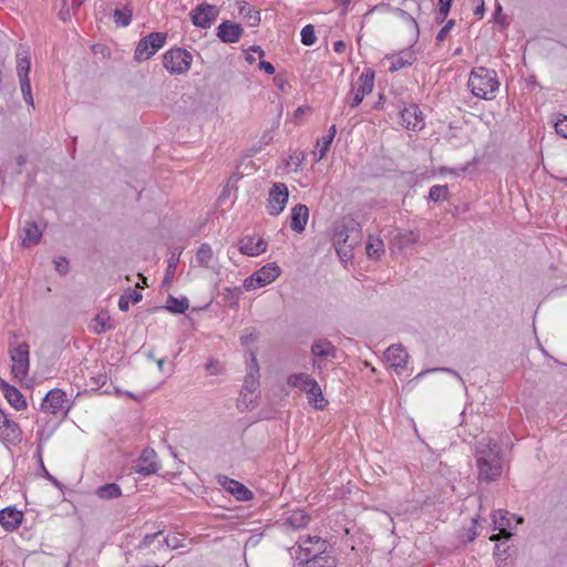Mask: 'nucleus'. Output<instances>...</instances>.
Instances as JSON below:
<instances>
[{"mask_svg":"<svg viewBox=\"0 0 567 567\" xmlns=\"http://www.w3.org/2000/svg\"><path fill=\"white\" fill-rule=\"evenodd\" d=\"M143 296L134 289H127L118 299V308L121 311H127L130 302L137 303L142 300Z\"/></svg>","mask_w":567,"mask_h":567,"instance_id":"obj_35","label":"nucleus"},{"mask_svg":"<svg viewBox=\"0 0 567 567\" xmlns=\"http://www.w3.org/2000/svg\"><path fill=\"white\" fill-rule=\"evenodd\" d=\"M508 548L509 547L505 543L496 544V546H495V555L497 557H501L502 555H505L507 553Z\"/></svg>","mask_w":567,"mask_h":567,"instance_id":"obj_60","label":"nucleus"},{"mask_svg":"<svg viewBox=\"0 0 567 567\" xmlns=\"http://www.w3.org/2000/svg\"><path fill=\"white\" fill-rule=\"evenodd\" d=\"M310 518L308 514L302 509L293 511L286 519V525L291 529H300L308 525Z\"/></svg>","mask_w":567,"mask_h":567,"instance_id":"obj_31","label":"nucleus"},{"mask_svg":"<svg viewBox=\"0 0 567 567\" xmlns=\"http://www.w3.org/2000/svg\"><path fill=\"white\" fill-rule=\"evenodd\" d=\"M189 307L188 299L183 297L181 299L168 296L165 308L173 313H184Z\"/></svg>","mask_w":567,"mask_h":567,"instance_id":"obj_36","label":"nucleus"},{"mask_svg":"<svg viewBox=\"0 0 567 567\" xmlns=\"http://www.w3.org/2000/svg\"><path fill=\"white\" fill-rule=\"evenodd\" d=\"M258 65H259V69L264 70L269 75L274 74L276 71L275 66L270 62H267L264 60H260Z\"/></svg>","mask_w":567,"mask_h":567,"instance_id":"obj_58","label":"nucleus"},{"mask_svg":"<svg viewBox=\"0 0 567 567\" xmlns=\"http://www.w3.org/2000/svg\"><path fill=\"white\" fill-rule=\"evenodd\" d=\"M309 219V209L303 204H297L292 207L290 214V228L300 234L305 230Z\"/></svg>","mask_w":567,"mask_h":567,"instance_id":"obj_22","label":"nucleus"},{"mask_svg":"<svg viewBox=\"0 0 567 567\" xmlns=\"http://www.w3.org/2000/svg\"><path fill=\"white\" fill-rule=\"evenodd\" d=\"M349 220L344 221L339 228H337L333 235V245L342 246L348 244Z\"/></svg>","mask_w":567,"mask_h":567,"instance_id":"obj_41","label":"nucleus"},{"mask_svg":"<svg viewBox=\"0 0 567 567\" xmlns=\"http://www.w3.org/2000/svg\"><path fill=\"white\" fill-rule=\"evenodd\" d=\"M219 10L216 6L206 2L197 4L189 13L190 21L197 28L207 29L218 18Z\"/></svg>","mask_w":567,"mask_h":567,"instance_id":"obj_7","label":"nucleus"},{"mask_svg":"<svg viewBox=\"0 0 567 567\" xmlns=\"http://www.w3.org/2000/svg\"><path fill=\"white\" fill-rule=\"evenodd\" d=\"M419 240V233L414 230L396 229L392 233L390 243L393 248H396L398 250H403L417 244Z\"/></svg>","mask_w":567,"mask_h":567,"instance_id":"obj_18","label":"nucleus"},{"mask_svg":"<svg viewBox=\"0 0 567 567\" xmlns=\"http://www.w3.org/2000/svg\"><path fill=\"white\" fill-rule=\"evenodd\" d=\"M179 257L173 254L167 260V268L165 272L164 284L168 285L175 275Z\"/></svg>","mask_w":567,"mask_h":567,"instance_id":"obj_44","label":"nucleus"},{"mask_svg":"<svg viewBox=\"0 0 567 567\" xmlns=\"http://www.w3.org/2000/svg\"><path fill=\"white\" fill-rule=\"evenodd\" d=\"M259 378H260V370L257 361V355L255 351H249V361L247 362V373L244 379L243 390L241 393H250L257 391L259 388Z\"/></svg>","mask_w":567,"mask_h":567,"instance_id":"obj_11","label":"nucleus"},{"mask_svg":"<svg viewBox=\"0 0 567 567\" xmlns=\"http://www.w3.org/2000/svg\"><path fill=\"white\" fill-rule=\"evenodd\" d=\"M258 339V331L255 328H249L241 336L240 341L244 346H248Z\"/></svg>","mask_w":567,"mask_h":567,"instance_id":"obj_49","label":"nucleus"},{"mask_svg":"<svg viewBox=\"0 0 567 567\" xmlns=\"http://www.w3.org/2000/svg\"><path fill=\"white\" fill-rule=\"evenodd\" d=\"M133 17V7L131 3L124 4L122 8H116L113 12V20L117 27H127Z\"/></svg>","mask_w":567,"mask_h":567,"instance_id":"obj_29","label":"nucleus"},{"mask_svg":"<svg viewBox=\"0 0 567 567\" xmlns=\"http://www.w3.org/2000/svg\"><path fill=\"white\" fill-rule=\"evenodd\" d=\"M484 10H485V8H484V2H482L480 6H477V7L475 8L474 13H475L476 16L482 17V16H483V13H484Z\"/></svg>","mask_w":567,"mask_h":567,"instance_id":"obj_62","label":"nucleus"},{"mask_svg":"<svg viewBox=\"0 0 567 567\" xmlns=\"http://www.w3.org/2000/svg\"><path fill=\"white\" fill-rule=\"evenodd\" d=\"M316 550L308 549V558L297 556L299 567H337V558L327 550L324 539H316Z\"/></svg>","mask_w":567,"mask_h":567,"instance_id":"obj_3","label":"nucleus"},{"mask_svg":"<svg viewBox=\"0 0 567 567\" xmlns=\"http://www.w3.org/2000/svg\"><path fill=\"white\" fill-rule=\"evenodd\" d=\"M365 250L370 258L378 259L384 252L383 241L380 238L370 237Z\"/></svg>","mask_w":567,"mask_h":567,"instance_id":"obj_38","label":"nucleus"},{"mask_svg":"<svg viewBox=\"0 0 567 567\" xmlns=\"http://www.w3.org/2000/svg\"><path fill=\"white\" fill-rule=\"evenodd\" d=\"M289 192L288 187L284 183H275L268 195V213L271 216H278L284 212L286 204L288 202Z\"/></svg>","mask_w":567,"mask_h":567,"instance_id":"obj_10","label":"nucleus"},{"mask_svg":"<svg viewBox=\"0 0 567 567\" xmlns=\"http://www.w3.org/2000/svg\"><path fill=\"white\" fill-rule=\"evenodd\" d=\"M317 381L307 373H295L290 374L287 379V383L292 388H298L303 392H308V389H311V384H315Z\"/></svg>","mask_w":567,"mask_h":567,"instance_id":"obj_28","label":"nucleus"},{"mask_svg":"<svg viewBox=\"0 0 567 567\" xmlns=\"http://www.w3.org/2000/svg\"><path fill=\"white\" fill-rule=\"evenodd\" d=\"M411 64H412V62L410 60H405L402 56H398V58L393 59L389 70L391 72H396V71L405 68L406 65H411Z\"/></svg>","mask_w":567,"mask_h":567,"instance_id":"obj_51","label":"nucleus"},{"mask_svg":"<svg viewBox=\"0 0 567 567\" xmlns=\"http://www.w3.org/2000/svg\"><path fill=\"white\" fill-rule=\"evenodd\" d=\"M451 6H452V0H439V12H437V19L440 21H443L450 10H451Z\"/></svg>","mask_w":567,"mask_h":567,"instance_id":"obj_47","label":"nucleus"},{"mask_svg":"<svg viewBox=\"0 0 567 567\" xmlns=\"http://www.w3.org/2000/svg\"><path fill=\"white\" fill-rule=\"evenodd\" d=\"M206 370L212 375H217L224 372V365L218 360H210L206 363Z\"/></svg>","mask_w":567,"mask_h":567,"instance_id":"obj_50","label":"nucleus"},{"mask_svg":"<svg viewBox=\"0 0 567 567\" xmlns=\"http://www.w3.org/2000/svg\"><path fill=\"white\" fill-rule=\"evenodd\" d=\"M134 468L136 473L142 475H151L156 473L158 470V464L156 462L155 451L152 449L143 450Z\"/></svg>","mask_w":567,"mask_h":567,"instance_id":"obj_17","label":"nucleus"},{"mask_svg":"<svg viewBox=\"0 0 567 567\" xmlns=\"http://www.w3.org/2000/svg\"><path fill=\"white\" fill-rule=\"evenodd\" d=\"M239 14L243 16L249 27H257L260 23V12L250 7L247 2L239 3Z\"/></svg>","mask_w":567,"mask_h":567,"instance_id":"obj_32","label":"nucleus"},{"mask_svg":"<svg viewBox=\"0 0 567 567\" xmlns=\"http://www.w3.org/2000/svg\"><path fill=\"white\" fill-rule=\"evenodd\" d=\"M467 84L476 97L484 100H492L499 87L496 71L484 66L471 71Z\"/></svg>","mask_w":567,"mask_h":567,"instance_id":"obj_2","label":"nucleus"},{"mask_svg":"<svg viewBox=\"0 0 567 567\" xmlns=\"http://www.w3.org/2000/svg\"><path fill=\"white\" fill-rule=\"evenodd\" d=\"M433 371H443V372H447L452 375H455L462 383H463V379L462 377L460 375V373L453 369H450V368H437V369H431V370H424L422 372H420L415 379H419L421 377H423L424 374L429 373V372H433Z\"/></svg>","mask_w":567,"mask_h":567,"instance_id":"obj_53","label":"nucleus"},{"mask_svg":"<svg viewBox=\"0 0 567 567\" xmlns=\"http://www.w3.org/2000/svg\"><path fill=\"white\" fill-rule=\"evenodd\" d=\"M280 274V267L276 262H269L254 272L250 277L246 278L244 280V288L246 290H252L259 287H265L275 281Z\"/></svg>","mask_w":567,"mask_h":567,"instance_id":"obj_6","label":"nucleus"},{"mask_svg":"<svg viewBox=\"0 0 567 567\" xmlns=\"http://www.w3.org/2000/svg\"><path fill=\"white\" fill-rule=\"evenodd\" d=\"M0 389L3 392L4 398L11 406L16 410H23L27 408L25 399L22 393L13 385H10L7 381L0 378Z\"/></svg>","mask_w":567,"mask_h":567,"instance_id":"obj_21","label":"nucleus"},{"mask_svg":"<svg viewBox=\"0 0 567 567\" xmlns=\"http://www.w3.org/2000/svg\"><path fill=\"white\" fill-rule=\"evenodd\" d=\"M12 360V374L22 380L27 377L29 371V346L25 342L18 344L10 350Z\"/></svg>","mask_w":567,"mask_h":567,"instance_id":"obj_9","label":"nucleus"},{"mask_svg":"<svg viewBox=\"0 0 567 567\" xmlns=\"http://www.w3.org/2000/svg\"><path fill=\"white\" fill-rule=\"evenodd\" d=\"M449 188L446 185H434L430 188L429 198L432 202H440L447 199Z\"/></svg>","mask_w":567,"mask_h":567,"instance_id":"obj_42","label":"nucleus"},{"mask_svg":"<svg viewBox=\"0 0 567 567\" xmlns=\"http://www.w3.org/2000/svg\"><path fill=\"white\" fill-rule=\"evenodd\" d=\"M316 539H322L319 536H306L300 537L298 544H299V554L298 556H302V558H308V549L309 550H316L317 543Z\"/></svg>","mask_w":567,"mask_h":567,"instance_id":"obj_37","label":"nucleus"},{"mask_svg":"<svg viewBox=\"0 0 567 567\" xmlns=\"http://www.w3.org/2000/svg\"><path fill=\"white\" fill-rule=\"evenodd\" d=\"M217 482L238 501L246 502L252 499L254 497V493L243 483L229 478L226 475H218Z\"/></svg>","mask_w":567,"mask_h":567,"instance_id":"obj_13","label":"nucleus"},{"mask_svg":"<svg viewBox=\"0 0 567 567\" xmlns=\"http://www.w3.org/2000/svg\"><path fill=\"white\" fill-rule=\"evenodd\" d=\"M346 48H347L346 42L342 40L336 41L333 43V50L337 53H343L346 51Z\"/></svg>","mask_w":567,"mask_h":567,"instance_id":"obj_61","label":"nucleus"},{"mask_svg":"<svg viewBox=\"0 0 567 567\" xmlns=\"http://www.w3.org/2000/svg\"><path fill=\"white\" fill-rule=\"evenodd\" d=\"M0 440L10 444H19L22 432L14 421L10 420L0 409Z\"/></svg>","mask_w":567,"mask_h":567,"instance_id":"obj_12","label":"nucleus"},{"mask_svg":"<svg viewBox=\"0 0 567 567\" xmlns=\"http://www.w3.org/2000/svg\"><path fill=\"white\" fill-rule=\"evenodd\" d=\"M238 249L243 255L256 257L266 251L267 243L261 238L255 241L252 237H244L239 240Z\"/></svg>","mask_w":567,"mask_h":567,"instance_id":"obj_24","label":"nucleus"},{"mask_svg":"<svg viewBox=\"0 0 567 567\" xmlns=\"http://www.w3.org/2000/svg\"><path fill=\"white\" fill-rule=\"evenodd\" d=\"M214 259V251L209 244L204 243L199 246L196 252V260L199 266L210 268V262Z\"/></svg>","mask_w":567,"mask_h":567,"instance_id":"obj_33","label":"nucleus"},{"mask_svg":"<svg viewBox=\"0 0 567 567\" xmlns=\"http://www.w3.org/2000/svg\"><path fill=\"white\" fill-rule=\"evenodd\" d=\"M193 62L192 54L183 48H174L166 51L163 55V66L171 74H184L186 73Z\"/></svg>","mask_w":567,"mask_h":567,"instance_id":"obj_4","label":"nucleus"},{"mask_svg":"<svg viewBox=\"0 0 567 567\" xmlns=\"http://www.w3.org/2000/svg\"><path fill=\"white\" fill-rule=\"evenodd\" d=\"M384 358L393 369L399 370L406 367L409 354L401 344H392L385 350Z\"/></svg>","mask_w":567,"mask_h":567,"instance_id":"obj_20","label":"nucleus"},{"mask_svg":"<svg viewBox=\"0 0 567 567\" xmlns=\"http://www.w3.org/2000/svg\"><path fill=\"white\" fill-rule=\"evenodd\" d=\"M555 130L558 135L567 138V116H564L555 123Z\"/></svg>","mask_w":567,"mask_h":567,"instance_id":"obj_52","label":"nucleus"},{"mask_svg":"<svg viewBox=\"0 0 567 567\" xmlns=\"http://www.w3.org/2000/svg\"><path fill=\"white\" fill-rule=\"evenodd\" d=\"M474 457L480 483L497 481L503 473L502 451L492 439H482L475 444Z\"/></svg>","mask_w":567,"mask_h":567,"instance_id":"obj_1","label":"nucleus"},{"mask_svg":"<svg viewBox=\"0 0 567 567\" xmlns=\"http://www.w3.org/2000/svg\"><path fill=\"white\" fill-rule=\"evenodd\" d=\"M336 133H337L336 125H332L328 131V135L322 136L321 140L318 141V144L320 145L318 159H321L326 156V153L328 152V150L336 136Z\"/></svg>","mask_w":567,"mask_h":567,"instance_id":"obj_40","label":"nucleus"},{"mask_svg":"<svg viewBox=\"0 0 567 567\" xmlns=\"http://www.w3.org/2000/svg\"><path fill=\"white\" fill-rule=\"evenodd\" d=\"M163 532L159 530L157 533H153V534H146L144 536V538L141 540L140 545H138V549H144L146 547H148L154 540L155 538H157V536H159Z\"/></svg>","mask_w":567,"mask_h":567,"instance_id":"obj_55","label":"nucleus"},{"mask_svg":"<svg viewBox=\"0 0 567 567\" xmlns=\"http://www.w3.org/2000/svg\"><path fill=\"white\" fill-rule=\"evenodd\" d=\"M311 352L319 358H334L337 353L336 347L327 339H320L311 346Z\"/></svg>","mask_w":567,"mask_h":567,"instance_id":"obj_27","label":"nucleus"},{"mask_svg":"<svg viewBox=\"0 0 567 567\" xmlns=\"http://www.w3.org/2000/svg\"><path fill=\"white\" fill-rule=\"evenodd\" d=\"M496 22H498L502 25H506V17L502 14V7L498 4L496 6L495 13H494Z\"/></svg>","mask_w":567,"mask_h":567,"instance_id":"obj_59","label":"nucleus"},{"mask_svg":"<svg viewBox=\"0 0 567 567\" xmlns=\"http://www.w3.org/2000/svg\"><path fill=\"white\" fill-rule=\"evenodd\" d=\"M250 50L258 53L260 58L264 56V50L259 45H252Z\"/></svg>","mask_w":567,"mask_h":567,"instance_id":"obj_63","label":"nucleus"},{"mask_svg":"<svg viewBox=\"0 0 567 567\" xmlns=\"http://www.w3.org/2000/svg\"><path fill=\"white\" fill-rule=\"evenodd\" d=\"M271 140H272V136L269 132L265 133L261 137V141L264 142V144H268Z\"/></svg>","mask_w":567,"mask_h":567,"instance_id":"obj_64","label":"nucleus"},{"mask_svg":"<svg viewBox=\"0 0 567 567\" xmlns=\"http://www.w3.org/2000/svg\"><path fill=\"white\" fill-rule=\"evenodd\" d=\"M244 30L240 24L233 21H224L217 28V37L224 43H236L239 41Z\"/></svg>","mask_w":567,"mask_h":567,"instance_id":"obj_19","label":"nucleus"},{"mask_svg":"<svg viewBox=\"0 0 567 567\" xmlns=\"http://www.w3.org/2000/svg\"><path fill=\"white\" fill-rule=\"evenodd\" d=\"M65 392L60 389H53L47 393L42 403L41 410L48 413L56 414L63 410L65 403Z\"/></svg>","mask_w":567,"mask_h":567,"instance_id":"obj_16","label":"nucleus"},{"mask_svg":"<svg viewBox=\"0 0 567 567\" xmlns=\"http://www.w3.org/2000/svg\"><path fill=\"white\" fill-rule=\"evenodd\" d=\"M167 39L165 32H152L143 37L135 49L134 59L137 62H143L151 59L158 50H161Z\"/></svg>","mask_w":567,"mask_h":567,"instance_id":"obj_5","label":"nucleus"},{"mask_svg":"<svg viewBox=\"0 0 567 567\" xmlns=\"http://www.w3.org/2000/svg\"><path fill=\"white\" fill-rule=\"evenodd\" d=\"M512 519H516V524H522L523 518L516 517L515 515H511L506 511H496L493 514V522H494V529H497L498 533L491 536V540L498 542L502 538L508 540L511 536L513 535L511 533L512 528Z\"/></svg>","mask_w":567,"mask_h":567,"instance_id":"obj_8","label":"nucleus"},{"mask_svg":"<svg viewBox=\"0 0 567 567\" xmlns=\"http://www.w3.org/2000/svg\"><path fill=\"white\" fill-rule=\"evenodd\" d=\"M308 395L309 403L317 410H323L328 401L323 398L322 391L318 382L311 384V389L306 392Z\"/></svg>","mask_w":567,"mask_h":567,"instance_id":"obj_30","label":"nucleus"},{"mask_svg":"<svg viewBox=\"0 0 567 567\" xmlns=\"http://www.w3.org/2000/svg\"><path fill=\"white\" fill-rule=\"evenodd\" d=\"M23 518V513L14 507H6L0 511V525L8 532L16 530Z\"/></svg>","mask_w":567,"mask_h":567,"instance_id":"obj_23","label":"nucleus"},{"mask_svg":"<svg viewBox=\"0 0 567 567\" xmlns=\"http://www.w3.org/2000/svg\"><path fill=\"white\" fill-rule=\"evenodd\" d=\"M401 120L405 128L408 130H422L424 126V120L422 112L419 110L417 105L411 104L405 106L401 112Z\"/></svg>","mask_w":567,"mask_h":567,"instance_id":"obj_15","label":"nucleus"},{"mask_svg":"<svg viewBox=\"0 0 567 567\" xmlns=\"http://www.w3.org/2000/svg\"><path fill=\"white\" fill-rule=\"evenodd\" d=\"M55 270L60 275H65L69 271V261L64 257L54 260Z\"/></svg>","mask_w":567,"mask_h":567,"instance_id":"obj_54","label":"nucleus"},{"mask_svg":"<svg viewBox=\"0 0 567 567\" xmlns=\"http://www.w3.org/2000/svg\"><path fill=\"white\" fill-rule=\"evenodd\" d=\"M353 248L354 247H349L348 245L336 246L338 255L344 260L352 258Z\"/></svg>","mask_w":567,"mask_h":567,"instance_id":"obj_56","label":"nucleus"},{"mask_svg":"<svg viewBox=\"0 0 567 567\" xmlns=\"http://www.w3.org/2000/svg\"><path fill=\"white\" fill-rule=\"evenodd\" d=\"M20 90L23 96V100L28 105H30L32 109H34V101L31 90V83L30 80H20Z\"/></svg>","mask_w":567,"mask_h":567,"instance_id":"obj_45","label":"nucleus"},{"mask_svg":"<svg viewBox=\"0 0 567 567\" xmlns=\"http://www.w3.org/2000/svg\"><path fill=\"white\" fill-rule=\"evenodd\" d=\"M162 545H165L171 549H177L184 546L183 539L176 535L165 537Z\"/></svg>","mask_w":567,"mask_h":567,"instance_id":"obj_48","label":"nucleus"},{"mask_svg":"<svg viewBox=\"0 0 567 567\" xmlns=\"http://www.w3.org/2000/svg\"><path fill=\"white\" fill-rule=\"evenodd\" d=\"M95 494L102 499H113L122 495L121 487L115 483H107L96 488Z\"/></svg>","mask_w":567,"mask_h":567,"instance_id":"obj_34","label":"nucleus"},{"mask_svg":"<svg viewBox=\"0 0 567 567\" xmlns=\"http://www.w3.org/2000/svg\"><path fill=\"white\" fill-rule=\"evenodd\" d=\"M453 25H454V20H449L446 22V24L439 31V33L436 35L437 42H443L446 39V37Z\"/></svg>","mask_w":567,"mask_h":567,"instance_id":"obj_57","label":"nucleus"},{"mask_svg":"<svg viewBox=\"0 0 567 567\" xmlns=\"http://www.w3.org/2000/svg\"><path fill=\"white\" fill-rule=\"evenodd\" d=\"M301 42L305 45H312L316 42L315 28L312 24H307L301 30Z\"/></svg>","mask_w":567,"mask_h":567,"instance_id":"obj_46","label":"nucleus"},{"mask_svg":"<svg viewBox=\"0 0 567 567\" xmlns=\"http://www.w3.org/2000/svg\"><path fill=\"white\" fill-rule=\"evenodd\" d=\"M360 85L354 89L353 97L350 103L351 107H357L364 96L370 93L374 85V72L371 70H367L360 75Z\"/></svg>","mask_w":567,"mask_h":567,"instance_id":"obj_14","label":"nucleus"},{"mask_svg":"<svg viewBox=\"0 0 567 567\" xmlns=\"http://www.w3.org/2000/svg\"><path fill=\"white\" fill-rule=\"evenodd\" d=\"M94 321L97 324V327L95 328V332L97 334H101L105 331L113 329V326L111 323V318L106 313L96 315V317L94 318Z\"/></svg>","mask_w":567,"mask_h":567,"instance_id":"obj_43","label":"nucleus"},{"mask_svg":"<svg viewBox=\"0 0 567 567\" xmlns=\"http://www.w3.org/2000/svg\"><path fill=\"white\" fill-rule=\"evenodd\" d=\"M42 231L39 229L35 221H28L23 227L22 246L31 247L40 243Z\"/></svg>","mask_w":567,"mask_h":567,"instance_id":"obj_26","label":"nucleus"},{"mask_svg":"<svg viewBox=\"0 0 567 567\" xmlns=\"http://www.w3.org/2000/svg\"><path fill=\"white\" fill-rule=\"evenodd\" d=\"M31 68L29 49L20 45L17 51V75L20 80H30L29 72Z\"/></svg>","mask_w":567,"mask_h":567,"instance_id":"obj_25","label":"nucleus"},{"mask_svg":"<svg viewBox=\"0 0 567 567\" xmlns=\"http://www.w3.org/2000/svg\"><path fill=\"white\" fill-rule=\"evenodd\" d=\"M348 246L355 247L361 241V228L360 224L354 219L349 220V231H348Z\"/></svg>","mask_w":567,"mask_h":567,"instance_id":"obj_39","label":"nucleus"}]
</instances>
